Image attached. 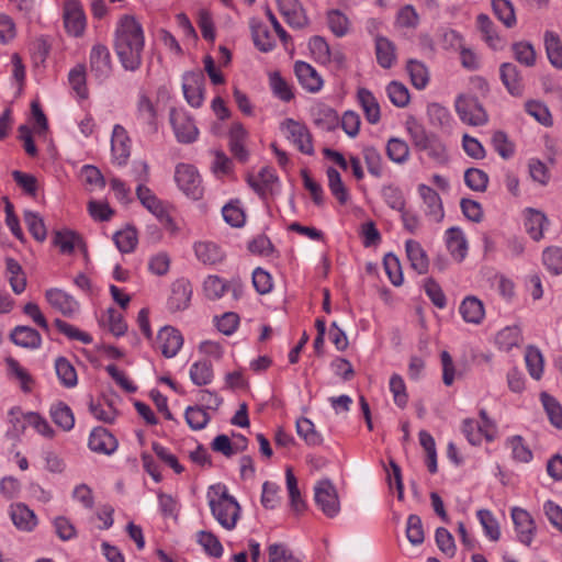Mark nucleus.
Wrapping results in <instances>:
<instances>
[{"instance_id": "obj_40", "label": "nucleus", "mask_w": 562, "mask_h": 562, "mask_svg": "<svg viewBox=\"0 0 562 562\" xmlns=\"http://www.w3.org/2000/svg\"><path fill=\"white\" fill-rule=\"evenodd\" d=\"M55 370L60 383L66 387H74L77 385L78 378L74 366L65 357H59L55 360Z\"/></svg>"}, {"instance_id": "obj_23", "label": "nucleus", "mask_w": 562, "mask_h": 562, "mask_svg": "<svg viewBox=\"0 0 562 562\" xmlns=\"http://www.w3.org/2000/svg\"><path fill=\"white\" fill-rule=\"evenodd\" d=\"M405 251L412 269L418 274H426L429 269V259L422 245L414 239H408L405 243Z\"/></svg>"}, {"instance_id": "obj_54", "label": "nucleus", "mask_w": 562, "mask_h": 562, "mask_svg": "<svg viewBox=\"0 0 562 562\" xmlns=\"http://www.w3.org/2000/svg\"><path fill=\"white\" fill-rule=\"evenodd\" d=\"M252 38L256 47L261 52H270L276 43L268 27L261 23L252 25Z\"/></svg>"}, {"instance_id": "obj_50", "label": "nucleus", "mask_w": 562, "mask_h": 562, "mask_svg": "<svg viewBox=\"0 0 562 562\" xmlns=\"http://www.w3.org/2000/svg\"><path fill=\"white\" fill-rule=\"evenodd\" d=\"M362 156L369 173L375 178L383 176V159L381 153L372 146L362 149Z\"/></svg>"}, {"instance_id": "obj_31", "label": "nucleus", "mask_w": 562, "mask_h": 562, "mask_svg": "<svg viewBox=\"0 0 562 562\" xmlns=\"http://www.w3.org/2000/svg\"><path fill=\"white\" fill-rule=\"evenodd\" d=\"M358 101L364 112L366 119L370 124L379 123L381 119V110L378 100L373 93L366 89L360 88L357 93Z\"/></svg>"}, {"instance_id": "obj_39", "label": "nucleus", "mask_w": 562, "mask_h": 562, "mask_svg": "<svg viewBox=\"0 0 562 562\" xmlns=\"http://www.w3.org/2000/svg\"><path fill=\"white\" fill-rule=\"evenodd\" d=\"M546 216L536 210L529 209L525 214V227L527 233L533 240L542 238L543 226L546 224Z\"/></svg>"}, {"instance_id": "obj_46", "label": "nucleus", "mask_w": 562, "mask_h": 562, "mask_svg": "<svg viewBox=\"0 0 562 562\" xmlns=\"http://www.w3.org/2000/svg\"><path fill=\"white\" fill-rule=\"evenodd\" d=\"M492 9L506 27L510 29L516 24L514 5L509 0H492Z\"/></svg>"}, {"instance_id": "obj_51", "label": "nucleus", "mask_w": 562, "mask_h": 562, "mask_svg": "<svg viewBox=\"0 0 562 562\" xmlns=\"http://www.w3.org/2000/svg\"><path fill=\"white\" fill-rule=\"evenodd\" d=\"M191 381L198 385H207L213 380V368L209 361L194 362L190 368Z\"/></svg>"}, {"instance_id": "obj_19", "label": "nucleus", "mask_w": 562, "mask_h": 562, "mask_svg": "<svg viewBox=\"0 0 562 562\" xmlns=\"http://www.w3.org/2000/svg\"><path fill=\"white\" fill-rule=\"evenodd\" d=\"M499 76L503 85L508 93L513 97H521L524 93L522 77L516 65L512 63H504L499 67Z\"/></svg>"}, {"instance_id": "obj_21", "label": "nucleus", "mask_w": 562, "mask_h": 562, "mask_svg": "<svg viewBox=\"0 0 562 562\" xmlns=\"http://www.w3.org/2000/svg\"><path fill=\"white\" fill-rule=\"evenodd\" d=\"M418 193L426 205V214L435 222L442 221L445 213L439 194L426 184L418 186Z\"/></svg>"}, {"instance_id": "obj_8", "label": "nucleus", "mask_w": 562, "mask_h": 562, "mask_svg": "<svg viewBox=\"0 0 562 562\" xmlns=\"http://www.w3.org/2000/svg\"><path fill=\"white\" fill-rule=\"evenodd\" d=\"M169 117L179 143L190 144L196 139L199 130L192 117L184 110L173 108L170 110Z\"/></svg>"}, {"instance_id": "obj_41", "label": "nucleus", "mask_w": 562, "mask_h": 562, "mask_svg": "<svg viewBox=\"0 0 562 562\" xmlns=\"http://www.w3.org/2000/svg\"><path fill=\"white\" fill-rule=\"evenodd\" d=\"M87 74L86 66L82 64L74 67L68 75V81L71 89L76 92V94L80 99L88 98V88H87Z\"/></svg>"}, {"instance_id": "obj_49", "label": "nucleus", "mask_w": 562, "mask_h": 562, "mask_svg": "<svg viewBox=\"0 0 562 562\" xmlns=\"http://www.w3.org/2000/svg\"><path fill=\"white\" fill-rule=\"evenodd\" d=\"M296 432L308 446H319L323 442L322 435L316 431L314 424L308 418L297 419Z\"/></svg>"}, {"instance_id": "obj_58", "label": "nucleus", "mask_w": 562, "mask_h": 562, "mask_svg": "<svg viewBox=\"0 0 562 562\" xmlns=\"http://www.w3.org/2000/svg\"><path fill=\"white\" fill-rule=\"evenodd\" d=\"M464 182L471 190L484 192L488 184V176L479 168H469L464 172Z\"/></svg>"}, {"instance_id": "obj_61", "label": "nucleus", "mask_w": 562, "mask_h": 562, "mask_svg": "<svg viewBox=\"0 0 562 562\" xmlns=\"http://www.w3.org/2000/svg\"><path fill=\"white\" fill-rule=\"evenodd\" d=\"M184 417L192 430H201L210 422V415L200 406H189L186 409Z\"/></svg>"}, {"instance_id": "obj_9", "label": "nucleus", "mask_w": 562, "mask_h": 562, "mask_svg": "<svg viewBox=\"0 0 562 562\" xmlns=\"http://www.w3.org/2000/svg\"><path fill=\"white\" fill-rule=\"evenodd\" d=\"M64 26L66 32L74 36L83 35L87 20L81 3L77 0H66L63 10Z\"/></svg>"}, {"instance_id": "obj_44", "label": "nucleus", "mask_w": 562, "mask_h": 562, "mask_svg": "<svg viewBox=\"0 0 562 562\" xmlns=\"http://www.w3.org/2000/svg\"><path fill=\"white\" fill-rule=\"evenodd\" d=\"M386 155L390 160L401 165L408 160L409 147L405 140L392 137L386 144Z\"/></svg>"}, {"instance_id": "obj_26", "label": "nucleus", "mask_w": 562, "mask_h": 562, "mask_svg": "<svg viewBox=\"0 0 562 562\" xmlns=\"http://www.w3.org/2000/svg\"><path fill=\"white\" fill-rule=\"evenodd\" d=\"M136 195L139 202L145 206L151 214H154L160 221L168 217V214L162 205V202L154 194V192L145 184H138L136 188Z\"/></svg>"}, {"instance_id": "obj_42", "label": "nucleus", "mask_w": 562, "mask_h": 562, "mask_svg": "<svg viewBox=\"0 0 562 562\" xmlns=\"http://www.w3.org/2000/svg\"><path fill=\"white\" fill-rule=\"evenodd\" d=\"M7 366L9 373L20 383V387L24 393L32 391L34 380L26 369L13 358L7 359Z\"/></svg>"}, {"instance_id": "obj_33", "label": "nucleus", "mask_w": 562, "mask_h": 562, "mask_svg": "<svg viewBox=\"0 0 562 562\" xmlns=\"http://www.w3.org/2000/svg\"><path fill=\"white\" fill-rule=\"evenodd\" d=\"M194 252L199 261L204 265H216L224 258V252L214 243L200 241L194 245Z\"/></svg>"}, {"instance_id": "obj_10", "label": "nucleus", "mask_w": 562, "mask_h": 562, "mask_svg": "<svg viewBox=\"0 0 562 562\" xmlns=\"http://www.w3.org/2000/svg\"><path fill=\"white\" fill-rule=\"evenodd\" d=\"M203 291L209 300H218L231 292L233 300L238 301L243 295V285L237 280L226 282L217 276H209L203 282Z\"/></svg>"}, {"instance_id": "obj_15", "label": "nucleus", "mask_w": 562, "mask_h": 562, "mask_svg": "<svg viewBox=\"0 0 562 562\" xmlns=\"http://www.w3.org/2000/svg\"><path fill=\"white\" fill-rule=\"evenodd\" d=\"M88 446L93 452L110 456L117 449V440L106 428L95 427L89 436Z\"/></svg>"}, {"instance_id": "obj_17", "label": "nucleus", "mask_w": 562, "mask_h": 562, "mask_svg": "<svg viewBox=\"0 0 562 562\" xmlns=\"http://www.w3.org/2000/svg\"><path fill=\"white\" fill-rule=\"evenodd\" d=\"M192 296V285L187 279H178L172 283L168 306L171 311H182L189 306Z\"/></svg>"}, {"instance_id": "obj_28", "label": "nucleus", "mask_w": 562, "mask_h": 562, "mask_svg": "<svg viewBox=\"0 0 562 562\" xmlns=\"http://www.w3.org/2000/svg\"><path fill=\"white\" fill-rule=\"evenodd\" d=\"M11 340L20 347L37 349L42 345L41 334L29 326H16L10 335Z\"/></svg>"}, {"instance_id": "obj_63", "label": "nucleus", "mask_w": 562, "mask_h": 562, "mask_svg": "<svg viewBox=\"0 0 562 562\" xmlns=\"http://www.w3.org/2000/svg\"><path fill=\"white\" fill-rule=\"evenodd\" d=\"M54 243L61 252L71 254L77 246L81 245V238L71 231H63L56 233Z\"/></svg>"}, {"instance_id": "obj_47", "label": "nucleus", "mask_w": 562, "mask_h": 562, "mask_svg": "<svg viewBox=\"0 0 562 562\" xmlns=\"http://www.w3.org/2000/svg\"><path fill=\"white\" fill-rule=\"evenodd\" d=\"M540 401L551 424L559 429L562 428V407L558 400L547 392H541Z\"/></svg>"}, {"instance_id": "obj_34", "label": "nucleus", "mask_w": 562, "mask_h": 562, "mask_svg": "<svg viewBox=\"0 0 562 562\" xmlns=\"http://www.w3.org/2000/svg\"><path fill=\"white\" fill-rule=\"evenodd\" d=\"M427 153V156L439 166H443L449 161V154L445 143L435 134L429 136L426 144L419 149Z\"/></svg>"}, {"instance_id": "obj_22", "label": "nucleus", "mask_w": 562, "mask_h": 562, "mask_svg": "<svg viewBox=\"0 0 562 562\" xmlns=\"http://www.w3.org/2000/svg\"><path fill=\"white\" fill-rule=\"evenodd\" d=\"M446 245L451 257L461 262L468 254V240L459 227H450L446 231Z\"/></svg>"}, {"instance_id": "obj_16", "label": "nucleus", "mask_w": 562, "mask_h": 562, "mask_svg": "<svg viewBox=\"0 0 562 562\" xmlns=\"http://www.w3.org/2000/svg\"><path fill=\"white\" fill-rule=\"evenodd\" d=\"M47 302L53 308L66 317L74 316L79 310V303L67 292L60 289H49L45 293Z\"/></svg>"}, {"instance_id": "obj_62", "label": "nucleus", "mask_w": 562, "mask_h": 562, "mask_svg": "<svg viewBox=\"0 0 562 562\" xmlns=\"http://www.w3.org/2000/svg\"><path fill=\"white\" fill-rule=\"evenodd\" d=\"M492 146L497 154L504 158L509 159L515 153V146L509 140L507 134L503 131H496L492 135Z\"/></svg>"}, {"instance_id": "obj_37", "label": "nucleus", "mask_w": 562, "mask_h": 562, "mask_svg": "<svg viewBox=\"0 0 562 562\" xmlns=\"http://www.w3.org/2000/svg\"><path fill=\"white\" fill-rule=\"evenodd\" d=\"M246 130L240 124H234L229 132V147L235 158L240 161L248 159V150L245 148Z\"/></svg>"}, {"instance_id": "obj_32", "label": "nucleus", "mask_w": 562, "mask_h": 562, "mask_svg": "<svg viewBox=\"0 0 562 562\" xmlns=\"http://www.w3.org/2000/svg\"><path fill=\"white\" fill-rule=\"evenodd\" d=\"M476 24L483 40L491 48L499 49L503 47V41L496 31L495 24L487 14H479L476 16Z\"/></svg>"}, {"instance_id": "obj_12", "label": "nucleus", "mask_w": 562, "mask_h": 562, "mask_svg": "<svg viewBox=\"0 0 562 562\" xmlns=\"http://www.w3.org/2000/svg\"><path fill=\"white\" fill-rule=\"evenodd\" d=\"M111 150L112 158L115 164L119 166L126 165L131 155V138L128 137L126 130L120 124H116L113 127Z\"/></svg>"}, {"instance_id": "obj_30", "label": "nucleus", "mask_w": 562, "mask_h": 562, "mask_svg": "<svg viewBox=\"0 0 562 562\" xmlns=\"http://www.w3.org/2000/svg\"><path fill=\"white\" fill-rule=\"evenodd\" d=\"M375 56L378 64L384 68H391L396 60V47L389 38L376 35L375 36Z\"/></svg>"}, {"instance_id": "obj_24", "label": "nucleus", "mask_w": 562, "mask_h": 562, "mask_svg": "<svg viewBox=\"0 0 562 562\" xmlns=\"http://www.w3.org/2000/svg\"><path fill=\"white\" fill-rule=\"evenodd\" d=\"M10 516L14 526L22 531H32L37 525L34 512L22 503L11 505Z\"/></svg>"}, {"instance_id": "obj_64", "label": "nucleus", "mask_w": 562, "mask_h": 562, "mask_svg": "<svg viewBox=\"0 0 562 562\" xmlns=\"http://www.w3.org/2000/svg\"><path fill=\"white\" fill-rule=\"evenodd\" d=\"M513 52L516 60L527 67L536 64V50L529 42H518L513 45Z\"/></svg>"}, {"instance_id": "obj_52", "label": "nucleus", "mask_w": 562, "mask_h": 562, "mask_svg": "<svg viewBox=\"0 0 562 562\" xmlns=\"http://www.w3.org/2000/svg\"><path fill=\"white\" fill-rule=\"evenodd\" d=\"M406 68L409 74L412 85L418 90L424 89L429 81V75L426 66L418 60L411 59L407 63Z\"/></svg>"}, {"instance_id": "obj_20", "label": "nucleus", "mask_w": 562, "mask_h": 562, "mask_svg": "<svg viewBox=\"0 0 562 562\" xmlns=\"http://www.w3.org/2000/svg\"><path fill=\"white\" fill-rule=\"evenodd\" d=\"M248 184L262 199L272 192L278 177L272 168L263 167L257 176H249Z\"/></svg>"}, {"instance_id": "obj_7", "label": "nucleus", "mask_w": 562, "mask_h": 562, "mask_svg": "<svg viewBox=\"0 0 562 562\" xmlns=\"http://www.w3.org/2000/svg\"><path fill=\"white\" fill-rule=\"evenodd\" d=\"M89 69L93 78L104 82L112 74V59L109 48L103 44H94L89 55Z\"/></svg>"}, {"instance_id": "obj_5", "label": "nucleus", "mask_w": 562, "mask_h": 562, "mask_svg": "<svg viewBox=\"0 0 562 562\" xmlns=\"http://www.w3.org/2000/svg\"><path fill=\"white\" fill-rule=\"evenodd\" d=\"M280 130L301 153L310 156L314 154L312 135L304 123L293 119H285L280 124Z\"/></svg>"}, {"instance_id": "obj_56", "label": "nucleus", "mask_w": 562, "mask_h": 562, "mask_svg": "<svg viewBox=\"0 0 562 562\" xmlns=\"http://www.w3.org/2000/svg\"><path fill=\"white\" fill-rule=\"evenodd\" d=\"M327 23L330 31L338 37L345 36L350 26L349 19L339 10L328 11Z\"/></svg>"}, {"instance_id": "obj_60", "label": "nucleus", "mask_w": 562, "mask_h": 562, "mask_svg": "<svg viewBox=\"0 0 562 562\" xmlns=\"http://www.w3.org/2000/svg\"><path fill=\"white\" fill-rule=\"evenodd\" d=\"M390 101L397 108H405L409 103V92L406 86L398 81H392L386 87Z\"/></svg>"}, {"instance_id": "obj_59", "label": "nucleus", "mask_w": 562, "mask_h": 562, "mask_svg": "<svg viewBox=\"0 0 562 562\" xmlns=\"http://www.w3.org/2000/svg\"><path fill=\"white\" fill-rule=\"evenodd\" d=\"M383 266L391 283L395 286H400L404 279L397 256L392 252L386 254L383 259Z\"/></svg>"}, {"instance_id": "obj_1", "label": "nucleus", "mask_w": 562, "mask_h": 562, "mask_svg": "<svg viewBox=\"0 0 562 562\" xmlns=\"http://www.w3.org/2000/svg\"><path fill=\"white\" fill-rule=\"evenodd\" d=\"M113 46L125 70L136 71L140 68L145 35L142 24L133 15H122L117 21Z\"/></svg>"}, {"instance_id": "obj_14", "label": "nucleus", "mask_w": 562, "mask_h": 562, "mask_svg": "<svg viewBox=\"0 0 562 562\" xmlns=\"http://www.w3.org/2000/svg\"><path fill=\"white\" fill-rule=\"evenodd\" d=\"M512 518L515 525L518 540L521 543L529 546L536 531L535 521L530 514L522 508L515 507L512 510Z\"/></svg>"}, {"instance_id": "obj_45", "label": "nucleus", "mask_w": 562, "mask_h": 562, "mask_svg": "<svg viewBox=\"0 0 562 562\" xmlns=\"http://www.w3.org/2000/svg\"><path fill=\"white\" fill-rule=\"evenodd\" d=\"M113 240L121 252L130 254L134 251L137 246V232L134 227L127 226L116 232L113 236Z\"/></svg>"}, {"instance_id": "obj_25", "label": "nucleus", "mask_w": 562, "mask_h": 562, "mask_svg": "<svg viewBox=\"0 0 562 562\" xmlns=\"http://www.w3.org/2000/svg\"><path fill=\"white\" fill-rule=\"evenodd\" d=\"M314 124L324 131H334L339 124L337 112L330 106L319 103L312 108Z\"/></svg>"}, {"instance_id": "obj_36", "label": "nucleus", "mask_w": 562, "mask_h": 562, "mask_svg": "<svg viewBox=\"0 0 562 562\" xmlns=\"http://www.w3.org/2000/svg\"><path fill=\"white\" fill-rule=\"evenodd\" d=\"M7 278L15 294H21L26 286V278L21 265L13 258L5 259Z\"/></svg>"}, {"instance_id": "obj_43", "label": "nucleus", "mask_w": 562, "mask_h": 562, "mask_svg": "<svg viewBox=\"0 0 562 562\" xmlns=\"http://www.w3.org/2000/svg\"><path fill=\"white\" fill-rule=\"evenodd\" d=\"M286 488L290 497L291 508L296 513H302L305 509V502L301 496L297 487V480L292 471L288 468L285 471Z\"/></svg>"}, {"instance_id": "obj_6", "label": "nucleus", "mask_w": 562, "mask_h": 562, "mask_svg": "<svg viewBox=\"0 0 562 562\" xmlns=\"http://www.w3.org/2000/svg\"><path fill=\"white\" fill-rule=\"evenodd\" d=\"M454 106L460 120L468 125L481 126L487 122V114L475 97L461 94Z\"/></svg>"}, {"instance_id": "obj_35", "label": "nucleus", "mask_w": 562, "mask_h": 562, "mask_svg": "<svg viewBox=\"0 0 562 562\" xmlns=\"http://www.w3.org/2000/svg\"><path fill=\"white\" fill-rule=\"evenodd\" d=\"M544 48L551 65L558 69L562 68V43L560 35L553 31L544 33Z\"/></svg>"}, {"instance_id": "obj_4", "label": "nucleus", "mask_w": 562, "mask_h": 562, "mask_svg": "<svg viewBox=\"0 0 562 562\" xmlns=\"http://www.w3.org/2000/svg\"><path fill=\"white\" fill-rule=\"evenodd\" d=\"M314 501L322 513L334 518L340 512V502L337 490L328 479L318 481L314 486Z\"/></svg>"}, {"instance_id": "obj_29", "label": "nucleus", "mask_w": 562, "mask_h": 562, "mask_svg": "<svg viewBox=\"0 0 562 562\" xmlns=\"http://www.w3.org/2000/svg\"><path fill=\"white\" fill-rule=\"evenodd\" d=\"M459 312L464 322L479 325L485 316L484 305L475 296H467L460 304Z\"/></svg>"}, {"instance_id": "obj_3", "label": "nucleus", "mask_w": 562, "mask_h": 562, "mask_svg": "<svg viewBox=\"0 0 562 562\" xmlns=\"http://www.w3.org/2000/svg\"><path fill=\"white\" fill-rule=\"evenodd\" d=\"M175 180L178 188L191 200H200L204 188L198 169L190 164H178L175 170Z\"/></svg>"}, {"instance_id": "obj_57", "label": "nucleus", "mask_w": 562, "mask_h": 562, "mask_svg": "<svg viewBox=\"0 0 562 562\" xmlns=\"http://www.w3.org/2000/svg\"><path fill=\"white\" fill-rule=\"evenodd\" d=\"M477 518L484 529L485 536L492 541H497L501 537V530L493 514L487 509H480L477 512Z\"/></svg>"}, {"instance_id": "obj_2", "label": "nucleus", "mask_w": 562, "mask_h": 562, "mask_svg": "<svg viewBox=\"0 0 562 562\" xmlns=\"http://www.w3.org/2000/svg\"><path fill=\"white\" fill-rule=\"evenodd\" d=\"M207 503L215 520L226 530H233L240 515V506L234 496L229 495L225 484L211 485L206 492Z\"/></svg>"}, {"instance_id": "obj_18", "label": "nucleus", "mask_w": 562, "mask_h": 562, "mask_svg": "<svg viewBox=\"0 0 562 562\" xmlns=\"http://www.w3.org/2000/svg\"><path fill=\"white\" fill-rule=\"evenodd\" d=\"M294 72L301 86L308 92H318L323 87V79L310 64L296 61Z\"/></svg>"}, {"instance_id": "obj_53", "label": "nucleus", "mask_w": 562, "mask_h": 562, "mask_svg": "<svg viewBox=\"0 0 562 562\" xmlns=\"http://www.w3.org/2000/svg\"><path fill=\"white\" fill-rule=\"evenodd\" d=\"M328 187L331 194L338 200L340 204H345L349 194L341 180L340 173L333 167L327 169Z\"/></svg>"}, {"instance_id": "obj_55", "label": "nucleus", "mask_w": 562, "mask_h": 562, "mask_svg": "<svg viewBox=\"0 0 562 562\" xmlns=\"http://www.w3.org/2000/svg\"><path fill=\"white\" fill-rule=\"evenodd\" d=\"M525 361L531 378L539 380L543 372V358L539 349L528 347L525 352Z\"/></svg>"}, {"instance_id": "obj_38", "label": "nucleus", "mask_w": 562, "mask_h": 562, "mask_svg": "<svg viewBox=\"0 0 562 562\" xmlns=\"http://www.w3.org/2000/svg\"><path fill=\"white\" fill-rule=\"evenodd\" d=\"M53 422L61 429L68 431L74 428L75 417L71 408L63 402L52 405L49 409Z\"/></svg>"}, {"instance_id": "obj_48", "label": "nucleus", "mask_w": 562, "mask_h": 562, "mask_svg": "<svg viewBox=\"0 0 562 562\" xmlns=\"http://www.w3.org/2000/svg\"><path fill=\"white\" fill-rule=\"evenodd\" d=\"M462 432L467 437L468 441L473 445H480L482 437L484 436L487 440H492L493 436L490 435V429L483 428L474 419H465L462 424Z\"/></svg>"}, {"instance_id": "obj_27", "label": "nucleus", "mask_w": 562, "mask_h": 562, "mask_svg": "<svg viewBox=\"0 0 562 562\" xmlns=\"http://www.w3.org/2000/svg\"><path fill=\"white\" fill-rule=\"evenodd\" d=\"M281 14L294 27H303L307 23L306 15L297 0H278Z\"/></svg>"}, {"instance_id": "obj_11", "label": "nucleus", "mask_w": 562, "mask_h": 562, "mask_svg": "<svg viewBox=\"0 0 562 562\" xmlns=\"http://www.w3.org/2000/svg\"><path fill=\"white\" fill-rule=\"evenodd\" d=\"M205 78L202 71H188L182 76V90L186 101L200 108L204 101Z\"/></svg>"}, {"instance_id": "obj_13", "label": "nucleus", "mask_w": 562, "mask_h": 562, "mask_svg": "<svg viewBox=\"0 0 562 562\" xmlns=\"http://www.w3.org/2000/svg\"><path fill=\"white\" fill-rule=\"evenodd\" d=\"M183 345V337L181 333L171 327H162L157 335V348L166 358H173Z\"/></svg>"}]
</instances>
